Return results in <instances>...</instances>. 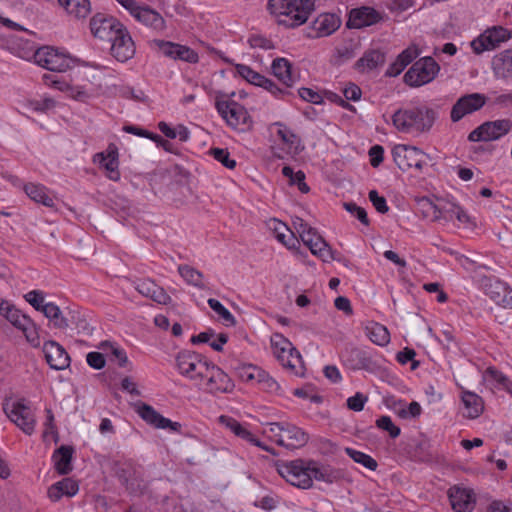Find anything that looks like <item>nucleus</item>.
I'll return each instance as SVG.
<instances>
[{"label":"nucleus","mask_w":512,"mask_h":512,"mask_svg":"<svg viewBox=\"0 0 512 512\" xmlns=\"http://www.w3.org/2000/svg\"><path fill=\"white\" fill-rule=\"evenodd\" d=\"M436 119L437 112L425 106L401 108L392 115V123L399 132L414 136L428 133Z\"/></svg>","instance_id":"obj_1"},{"label":"nucleus","mask_w":512,"mask_h":512,"mask_svg":"<svg viewBox=\"0 0 512 512\" xmlns=\"http://www.w3.org/2000/svg\"><path fill=\"white\" fill-rule=\"evenodd\" d=\"M268 10L286 28L303 25L315 10V0H268Z\"/></svg>","instance_id":"obj_2"},{"label":"nucleus","mask_w":512,"mask_h":512,"mask_svg":"<svg viewBox=\"0 0 512 512\" xmlns=\"http://www.w3.org/2000/svg\"><path fill=\"white\" fill-rule=\"evenodd\" d=\"M175 361L178 372L193 382L196 387L210 364L206 357L189 350L180 351Z\"/></svg>","instance_id":"obj_3"},{"label":"nucleus","mask_w":512,"mask_h":512,"mask_svg":"<svg viewBox=\"0 0 512 512\" xmlns=\"http://www.w3.org/2000/svg\"><path fill=\"white\" fill-rule=\"evenodd\" d=\"M393 160L402 171L415 168L418 171L428 165L430 156L416 146L398 144L392 149Z\"/></svg>","instance_id":"obj_4"},{"label":"nucleus","mask_w":512,"mask_h":512,"mask_svg":"<svg viewBox=\"0 0 512 512\" xmlns=\"http://www.w3.org/2000/svg\"><path fill=\"white\" fill-rule=\"evenodd\" d=\"M234 387V382L228 374L212 362H210L197 386L199 390L213 395L231 393Z\"/></svg>","instance_id":"obj_5"},{"label":"nucleus","mask_w":512,"mask_h":512,"mask_svg":"<svg viewBox=\"0 0 512 512\" xmlns=\"http://www.w3.org/2000/svg\"><path fill=\"white\" fill-rule=\"evenodd\" d=\"M440 67L432 57H424L409 68L404 75V82L411 87L425 85L437 76Z\"/></svg>","instance_id":"obj_6"},{"label":"nucleus","mask_w":512,"mask_h":512,"mask_svg":"<svg viewBox=\"0 0 512 512\" xmlns=\"http://www.w3.org/2000/svg\"><path fill=\"white\" fill-rule=\"evenodd\" d=\"M3 411L25 434L31 435L34 432L35 416L24 399L6 400L3 403Z\"/></svg>","instance_id":"obj_7"},{"label":"nucleus","mask_w":512,"mask_h":512,"mask_svg":"<svg viewBox=\"0 0 512 512\" xmlns=\"http://www.w3.org/2000/svg\"><path fill=\"white\" fill-rule=\"evenodd\" d=\"M34 60L39 66L53 72H65L73 65V59L69 55L50 46L37 49Z\"/></svg>","instance_id":"obj_8"},{"label":"nucleus","mask_w":512,"mask_h":512,"mask_svg":"<svg viewBox=\"0 0 512 512\" xmlns=\"http://www.w3.org/2000/svg\"><path fill=\"white\" fill-rule=\"evenodd\" d=\"M277 472L291 485L302 489L311 487L308 462L302 459L276 464Z\"/></svg>","instance_id":"obj_9"},{"label":"nucleus","mask_w":512,"mask_h":512,"mask_svg":"<svg viewBox=\"0 0 512 512\" xmlns=\"http://www.w3.org/2000/svg\"><path fill=\"white\" fill-rule=\"evenodd\" d=\"M512 38V32L502 26H493L486 29L478 38L471 42V47L476 54L494 50L502 43Z\"/></svg>","instance_id":"obj_10"},{"label":"nucleus","mask_w":512,"mask_h":512,"mask_svg":"<svg viewBox=\"0 0 512 512\" xmlns=\"http://www.w3.org/2000/svg\"><path fill=\"white\" fill-rule=\"evenodd\" d=\"M216 109L226 123L234 128H240L241 125H248L251 122L250 115L244 106L232 99L222 100L217 98Z\"/></svg>","instance_id":"obj_11"},{"label":"nucleus","mask_w":512,"mask_h":512,"mask_svg":"<svg viewBox=\"0 0 512 512\" xmlns=\"http://www.w3.org/2000/svg\"><path fill=\"white\" fill-rule=\"evenodd\" d=\"M511 127L512 122L509 119L485 122L473 130L468 139L474 142L497 140L506 135Z\"/></svg>","instance_id":"obj_12"},{"label":"nucleus","mask_w":512,"mask_h":512,"mask_svg":"<svg viewBox=\"0 0 512 512\" xmlns=\"http://www.w3.org/2000/svg\"><path fill=\"white\" fill-rule=\"evenodd\" d=\"M487 102V97L481 93H470L461 96L452 106L450 118L456 123L465 116L480 110Z\"/></svg>","instance_id":"obj_13"},{"label":"nucleus","mask_w":512,"mask_h":512,"mask_svg":"<svg viewBox=\"0 0 512 512\" xmlns=\"http://www.w3.org/2000/svg\"><path fill=\"white\" fill-rule=\"evenodd\" d=\"M124 26L115 18L96 14L90 21L92 34L101 39L110 41Z\"/></svg>","instance_id":"obj_14"},{"label":"nucleus","mask_w":512,"mask_h":512,"mask_svg":"<svg viewBox=\"0 0 512 512\" xmlns=\"http://www.w3.org/2000/svg\"><path fill=\"white\" fill-rule=\"evenodd\" d=\"M481 283L485 294L491 300L505 308H512V290L509 289L506 283L489 277H484Z\"/></svg>","instance_id":"obj_15"},{"label":"nucleus","mask_w":512,"mask_h":512,"mask_svg":"<svg viewBox=\"0 0 512 512\" xmlns=\"http://www.w3.org/2000/svg\"><path fill=\"white\" fill-rule=\"evenodd\" d=\"M118 477L121 483L125 485L127 491L132 495H142L147 488V484L142 478L141 471L130 463L125 464L118 471Z\"/></svg>","instance_id":"obj_16"},{"label":"nucleus","mask_w":512,"mask_h":512,"mask_svg":"<svg viewBox=\"0 0 512 512\" xmlns=\"http://www.w3.org/2000/svg\"><path fill=\"white\" fill-rule=\"evenodd\" d=\"M109 42L112 43L111 54L120 62H126L135 54L134 42L125 28H122Z\"/></svg>","instance_id":"obj_17"},{"label":"nucleus","mask_w":512,"mask_h":512,"mask_svg":"<svg viewBox=\"0 0 512 512\" xmlns=\"http://www.w3.org/2000/svg\"><path fill=\"white\" fill-rule=\"evenodd\" d=\"M155 43L159 51L171 59L182 60L188 63H197L199 60L198 54L187 46L163 40H158Z\"/></svg>","instance_id":"obj_18"},{"label":"nucleus","mask_w":512,"mask_h":512,"mask_svg":"<svg viewBox=\"0 0 512 512\" xmlns=\"http://www.w3.org/2000/svg\"><path fill=\"white\" fill-rule=\"evenodd\" d=\"M140 417L149 425L158 429H170L174 432H179L182 425L179 422H173L158 413L152 406L141 403L137 410Z\"/></svg>","instance_id":"obj_19"},{"label":"nucleus","mask_w":512,"mask_h":512,"mask_svg":"<svg viewBox=\"0 0 512 512\" xmlns=\"http://www.w3.org/2000/svg\"><path fill=\"white\" fill-rule=\"evenodd\" d=\"M448 497L455 512H471L476 504L475 494L468 488L453 486L448 490Z\"/></svg>","instance_id":"obj_20"},{"label":"nucleus","mask_w":512,"mask_h":512,"mask_svg":"<svg viewBox=\"0 0 512 512\" xmlns=\"http://www.w3.org/2000/svg\"><path fill=\"white\" fill-rule=\"evenodd\" d=\"M308 440L309 436L304 430L285 422L280 438H277V444L287 449L294 450L305 446Z\"/></svg>","instance_id":"obj_21"},{"label":"nucleus","mask_w":512,"mask_h":512,"mask_svg":"<svg viewBox=\"0 0 512 512\" xmlns=\"http://www.w3.org/2000/svg\"><path fill=\"white\" fill-rule=\"evenodd\" d=\"M43 353L49 366L55 370H64L70 364V357L66 350L56 341H46Z\"/></svg>","instance_id":"obj_22"},{"label":"nucleus","mask_w":512,"mask_h":512,"mask_svg":"<svg viewBox=\"0 0 512 512\" xmlns=\"http://www.w3.org/2000/svg\"><path fill=\"white\" fill-rule=\"evenodd\" d=\"M381 19V14L377 10L372 7L363 6L350 11L347 26L360 29L374 25Z\"/></svg>","instance_id":"obj_23"},{"label":"nucleus","mask_w":512,"mask_h":512,"mask_svg":"<svg viewBox=\"0 0 512 512\" xmlns=\"http://www.w3.org/2000/svg\"><path fill=\"white\" fill-rule=\"evenodd\" d=\"M93 162L98 163L106 171V176L112 180L117 181L120 179V172L118 170V152L117 148L110 144L107 150V154L100 152L94 155Z\"/></svg>","instance_id":"obj_24"},{"label":"nucleus","mask_w":512,"mask_h":512,"mask_svg":"<svg viewBox=\"0 0 512 512\" xmlns=\"http://www.w3.org/2000/svg\"><path fill=\"white\" fill-rule=\"evenodd\" d=\"M219 422L228 428L237 437L251 443L254 446L260 447L263 450L275 454L272 448H268L267 446L263 445L245 426H243L236 419L230 416L221 415L219 417Z\"/></svg>","instance_id":"obj_25"},{"label":"nucleus","mask_w":512,"mask_h":512,"mask_svg":"<svg viewBox=\"0 0 512 512\" xmlns=\"http://www.w3.org/2000/svg\"><path fill=\"white\" fill-rule=\"evenodd\" d=\"M491 67L496 79L512 81V48L496 54Z\"/></svg>","instance_id":"obj_26"},{"label":"nucleus","mask_w":512,"mask_h":512,"mask_svg":"<svg viewBox=\"0 0 512 512\" xmlns=\"http://www.w3.org/2000/svg\"><path fill=\"white\" fill-rule=\"evenodd\" d=\"M340 24V18L335 14H321L313 22V37L320 38L329 36L340 27Z\"/></svg>","instance_id":"obj_27"},{"label":"nucleus","mask_w":512,"mask_h":512,"mask_svg":"<svg viewBox=\"0 0 512 512\" xmlns=\"http://www.w3.org/2000/svg\"><path fill=\"white\" fill-rule=\"evenodd\" d=\"M74 449L72 446L62 445L56 449L52 455L54 468L60 475H66L72 470V455Z\"/></svg>","instance_id":"obj_28"},{"label":"nucleus","mask_w":512,"mask_h":512,"mask_svg":"<svg viewBox=\"0 0 512 512\" xmlns=\"http://www.w3.org/2000/svg\"><path fill=\"white\" fill-rule=\"evenodd\" d=\"M79 490L78 484L71 478H64L56 482L48 489V497L56 502L63 496L72 497Z\"/></svg>","instance_id":"obj_29"},{"label":"nucleus","mask_w":512,"mask_h":512,"mask_svg":"<svg viewBox=\"0 0 512 512\" xmlns=\"http://www.w3.org/2000/svg\"><path fill=\"white\" fill-rule=\"evenodd\" d=\"M461 398L465 407V417L469 419H475L482 414L484 410V404L480 396L470 391H463Z\"/></svg>","instance_id":"obj_30"},{"label":"nucleus","mask_w":512,"mask_h":512,"mask_svg":"<svg viewBox=\"0 0 512 512\" xmlns=\"http://www.w3.org/2000/svg\"><path fill=\"white\" fill-rule=\"evenodd\" d=\"M137 20L144 25L161 30L164 27V19L156 11L148 7H137L132 14Z\"/></svg>","instance_id":"obj_31"},{"label":"nucleus","mask_w":512,"mask_h":512,"mask_svg":"<svg viewBox=\"0 0 512 512\" xmlns=\"http://www.w3.org/2000/svg\"><path fill=\"white\" fill-rule=\"evenodd\" d=\"M418 56V50L416 48H407L402 51L396 60L389 66L386 71V75L390 77H395L399 75L407 65L413 62Z\"/></svg>","instance_id":"obj_32"},{"label":"nucleus","mask_w":512,"mask_h":512,"mask_svg":"<svg viewBox=\"0 0 512 512\" xmlns=\"http://www.w3.org/2000/svg\"><path fill=\"white\" fill-rule=\"evenodd\" d=\"M272 72L287 88L294 83L292 65L286 58H276L271 65Z\"/></svg>","instance_id":"obj_33"},{"label":"nucleus","mask_w":512,"mask_h":512,"mask_svg":"<svg viewBox=\"0 0 512 512\" xmlns=\"http://www.w3.org/2000/svg\"><path fill=\"white\" fill-rule=\"evenodd\" d=\"M385 62V55L380 50L372 49L366 51L363 56L355 63L358 71L372 70Z\"/></svg>","instance_id":"obj_34"},{"label":"nucleus","mask_w":512,"mask_h":512,"mask_svg":"<svg viewBox=\"0 0 512 512\" xmlns=\"http://www.w3.org/2000/svg\"><path fill=\"white\" fill-rule=\"evenodd\" d=\"M269 228L274 232L276 239L288 248L294 247L298 242L287 225L277 219L271 220Z\"/></svg>","instance_id":"obj_35"},{"label":"nucleus","mask_w":512,"mask_h":512,"mask_svg":"<svg viewBox=\"0 0 512 512\" xmlns=\"http://www.w3.org/2000/svg\"><path fill=\"white\" fill-rule=\"evenodd\" d=\"M66 12L76 19L85 18L91 11L89 0H58Z\"/></svg>","instance_id":"obj_36"},{"label":"nucleus","mask_w":512,"mask_h":512,"mask_svg":"<svg viewBox=\"0 0 512 512\" xmlns=\"http://www.w3.org/2000/svg\"><path fill=\"white\" fill-rule=\"evenodd\" d=\"M24 191L36 203H41L46 207L54 206L53 198L47 194V189L43 185L29 183L24 186Z\"/></svg>","instance_id":"obj_37"},{"label":"nucleus","mask_w":512,"mask_h":512,"mask_svg":"<svg viewBox=\"0 0 512 512\" xmlns=\"http://www.w3.org/2000/svg\"><path fill=\"white\" fill-rule=\"evenodd\" d=\"M366 334L376 345L385 346L390 342V333L382 324L371 323L366 326Z\"/></svg>","instance_id":"obj_38"},{"label":"nucleus","mask_w":512,"mask_h":512,"mask_svg":"<svg viewBox=\"0 0 512 512\" xmlns=\"http://www.w3.org/2000/svg\"><path fill=\"white\" fill-rule=\"evenodd\" d=\"M271 346L279 361H285L284 355L294 350L292 343L279 333H274L271 336Z\"/></svg>","instance_id":"obj_39"},{"label":"nucleus","mask_w":512,"mask_h":512,"mask_svg":"<svg viewBox=\"0 0 512 512\" xmlns=\"http://www.w3.org/2000/svg\"><path fill=\"white\" fill-rule=\"evenodd\" d=\"M178 272L188 284L198 288H204L203 274L197 269L183 264L178 266Z\"/></svg>","instance_id":"obj_40"},{"label":"nucleus","mask_w":512,"mask_h":512,"mask_svg":"<svg viewBox=\"0 0 512 512\" xmlns=\"http://www.w3.org/2000/svg\"><path fill=\"white\" fill-rule=\"evenodd\" d=\"M316 240L308 246L311 253L320 257L324 262H328L330 260L335 259L333 255V251L330 246L326 243V241L321 236L320 238H315Z\"/></svg>","instance_id":"obj_41"},{"label":"nucleus","mask_w":512,"mask_h":512,"mask_svg":"<svg viewBox=\"0 0 512 512\" xmlns=\"http://www.w3.org/2000/svg\"><path fill=\"white\" fill-rule=\"evenodd\" d=\"M358 44L352 40L343 43L336 48V63L338 65L354 58L357 54Z\"/></svg>","instance_id":"obj_42"},{"label":"nucleus","mask_w":512,"mask_h":512,"mask_svg":"<svg viewBox=\"0 0 512 512\" xmlns=\"http://www.w3.org/2000/svg\"><path fill=\"white\" fill-rule=\"evenodd\" d=\"M347 455L352 458L356 463L363 465L371 471H375L378 467L377 461L372 458L370 455L365 454L361 451L355 450L353 448H346Z\"/></svg>","instance_id":"obj_43"},{"label":"nucleus","mask_w":512,"mask_h":512,"mask_svg":"<svg viewBox=\"0 0 512 512\" xmlns=\"http://www.w3.org/2000/svg\"><path fill=\"white\" fill-rule=\"evenodd\" d=\"M308 472L311 479V484L313 483V479L329 483L333 481L332 474L328 471V469L320 467L314 461L308 462Z\"/></svg>","instance_id":"obj_44"},{"label":"nucleus","mask_w":512,"mask_h":512,"mask_svg":"<svg viewBox=\"0 0 512 512\" xmlns=\"http://www.w3.org/2000/svg\"><path fill=\"white\" fill-rule=\"evenodd\" d=\"M209 307L219 315V317L226 323V325L235 326V317L226 309L218 300L210 298L207 301Z\"/></svg>","instance_id":"obj_45"},{"label":"nucleus","mask_w":512,"mask_h":512,"mask_svg":"<svg viewBox=\"0 0 512 512\" xmlns=\"http://www.w3.org/2000/svg\"><path fill=\"white\" fill-rule=\"evenodd\" d=\"M19 330H21L24 333L26 340L33 347H38L40 345L38 328L30 317L27 318V323H23V326H20Z\"/></svg>","instance_id":"obj_46"},{"label":"nucleus","mask_w":512,"mask_h":512,"mask_svg":"<svg viewBox=\"0 0 512 512\" xmlns=\"http://www.w3.org/2000/svg\"><path fill=\"white\" fill-rule=\"evenodd\" d=\"M419 206L425 218H431L432 221L440 220L441 206L434 204L430 199L426 197L422 198L419 201Z\"/></svg>","instance_id":"obj_47"},{"label":"nucleus","mask_w":512,"mask_h":512,"mask_svg":"<svg viewBox=\"0 0 512 512\" xmlns=\"http://www.w3.org/2000/svg\"><path fill=\"white\" fill-rule=\"evenodd\" d=\"M236 71L239 76L244 78L249 83L259 86L264 78L263 75L259 74L258 72L252 70L249 66L244 64H237L235 66Z\"/></svg>","instance_id":"obj_48"},{"label":"nucleus","mask_w":512,"mask_h":512,"mask_svg":"<svg viewBox=\"0 0 512 512\" xmlns=\"http://www.w3.org/2000/svg\"><path fill=\"white\" fill-rule=\"evenodd\" d=\"M485 374L489 380L496 382L503 389L510 391L512 383L502 372L493 367H489L487 368Z\"/></svg>","instance_id":"obj_49"},{"label":"nucleus","mask_w":512,"mask_h":512,"mask_svg":"<svg viewBox=\"0 0 512 512\" xmlns=\"http://www.w3.org/2000/svg\"><path fill=\"white\" fill-rule=\"evenodd\" d=\"M350 354L352 360L356 361L355 368L368 369L371 366L372 360L366 351L355 348L351 350Z\"/></svg>","instance_id":"obj_50"},{"label":"nucleus","mask_w":512,"mask_h":512,"mask_svg":"<svg viewBox=\"0 0 512 512\" xmlns=\"http://www.w3.org/2000/svg\"><path fill=\"white\" fill-rule=\"evenodd\" d=\"M210 153L215 160L220 162L226 168L234 169L236 167V161L230 158V153L227 149L213 148Z\"/></svg>","instance_id":"obj_51"},{"label":"nucleus","mask_w":512,"mask_h":512,"mask_svg":"<svg viewBox=\"0 0 512 512\" xmlns=\"http://www.w3.org/2000/svg\"><path fill=\"white\" fill-rule=\"evenodd\" d=\"M376 426L379 429L385 430L389 433L391 438H396L400 435V428L396 426L389 416H381L376 420Z\"/></svg>","instance_id":"obj_52"},{"label":"nucleus","mask_w":512,"mask_h":512,"mask_svg":"<svg viewBox=\"0 0 512 512\" xmlns=\"http://www.w3.org/2000/svg\"><path fill=\"white\" fill-rule=\"evenodd\" d=\"M24 298L37 311H41L47 303L45 302V294L41 290H32L25 294Z\"/></svg>","instance_id":"obj_53"},{"label":"nucleus","mask_w":512,"mask_h":512,"mask_svg":"<svg viewBox=\"0 0 512 512\" xmlns=\"http://www.w3.org/2000/svg\"><path fill=\"white\" fill-rule=\"evenodd\" d=\"M343 207L347 212L355 216L362 224L366 226L369 225L367 212L365 211L364 208L358 206L354 202H344Z\"/></svg>","instance_id":"obj_54"},{"label":"nucleus","mask_w":512,"mask_h":512,"mask_svg":"<svg viewBox=\"0 0 512 512\" xmlns=\"http://www.w3.org/2000/svg\"><path fill=\"white\" fill-rule=\"evenodd\" d=\"M261 375H263L262 369L253 365H245L241 367L239 370V376L241 377L242 380L246 382L253 380L258 381V377Z\"/></svg>","instance_id":"obj_55"},{"label":"nucleus","mask_w":512,"mask_h":512,"mask_svg":"<svg viewBox=\"0 0 512 512\" xmlns=\"http://www.w3.org/2000/svg\"><path fill=\"white\" fill-rule=\"evenodd\" d=\"M368 401V397L361 392H357L354 396L347 399L348 409L360 412L364 409L365 403Z\"/></svg>","instance_id":"obj_56"},{"label":"nucleus","mask_w":512,"mask_h":512,"mask_svg":"<svg viewBox=\"0 0 512 512\" xmlns=\"http://www.w3.org/2000/svg\"><path fill=\"white\" fill-rule=\"evenodd\" d=\"M248 43L252 48H261L264 50H270L274 48V44L270 39L258 34L250 36Z\"/></svg>","instance_id":"obj_57"},{"label":"nucleus","mask_w":512,"mask_h":512,"mask_svg":"<svg viewBox=\"0 0 512 512\" xmlns=\"http://www.w3.org/2000/svg\"><path fill=\"white\" fill-rule=\"evenodd\" d=\"M368 197L379 213L384 214L388 212L389 207L387 205L386 199L383 196H380L376 190H371L368 194Z\"/></svg>","instance_id":"obj_58"},{"label":"nucleus","mask_w":512,"mask_h":512,"mask_svg":"<svg viewBox=\"0 0 512 512\" xmlns=\"http://www.w3.org/2000/svg\"><path fill=\"white\" fill-rule=\"evenodd\" d=\"M285 361H280L281 364L291 370L297 369V366L301 365V355L294 347V350L284 355Z\"/></svg>","instance_id":"obj_59"},{"label":"nucleus","mask_w":512,"mask_h":512,"mask_svg":"<svg viewBox=\"0 0 512 512\" xmlns=\"http://www.w3.org/2000/svg\"><path fill=\"white\" fill-rule=\"evenodd\" d=\"M28 316L22 314L20 310H18L15 306L10 310L8 315L5 317L7 321H9L14 327L17 329L20 326H23V323H27Z\"/></svg>","instance_id":"obj_60"},{"label":"nucleus","mask_w":512,"mask_h":512,"mask_svg":"<svg viewBox=\"0 0 512 512\" xmlns=\"http://www.w3.org/2000/svg\"><path fill=\"white\" fill-rule=\"evenodd\" d=\"M28 105L33 111L46 112L55 106V101L52 98H44L41 100H30L28 102Z\"/></svg>","instance_id":"obj_61"},{"label":"nucleus","mask_w":512,"mask_h":512,"mask_svg":"<svg viewBox=\"0 0 512 512\" xmlns=\"http://www.w3.org/2000/svg\"><path fill=\"white\" fill-rule=\"evenodd\" d=\"M298 94L303 100L313 104H321L323 102L322 96L310 88L302 87L298 90Z\"/></svg>","instance_id":"obj_62"},{"label":"nucleus","mask_w":512,"mask_h":512,"mask_svg":"<svg viewBox=\"0 0 512 512\" xmlns=\"http://www.w3.org/2000/svg\"><path fill=\"white\" fill-rule=\"evenodd\" d=\"M275 125L279 127L277 134L284 143L289 145H294L296 143L298 138L290 129L280 122L275 123Z\"/></svg>","instance_id":"obj_63"},{"label":"nucleus","mask_w":512,"mask_h":512,"mask_svg":"<svg viewBox=\"0 0 512 512\" xmlns=\"http://www.w3.org/2000/svg\"><path fill=\"white\" fill-rule=\"evenodd\" d=\"M259 87L266 89L276 97H282L286 94H289V91L287 89L279 88L272 80L266 78L265 76Z\"/></svg>","instance_id":"obj_64"}]
</instances>
